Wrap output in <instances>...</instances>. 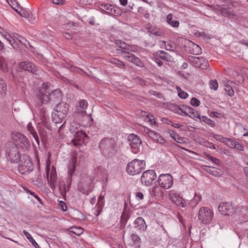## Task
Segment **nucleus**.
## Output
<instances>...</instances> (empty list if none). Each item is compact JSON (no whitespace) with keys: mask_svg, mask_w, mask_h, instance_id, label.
Wrapping results in <instances>:
<instances>
[{"mask_svg":"<svg viewBox=\"0 0 248 248\" xmlns=\"http://www.w3.org/2000/svg\"><path fill=\"white\" fill-rule=\"evenodd\" d=\"M205 156L207 158L212 161L214 164L218 165L219 163V160L216 157H213L210 155L206 154Z\"/></svg>","mask_w":248,"mask_h":248,"instance_id":"49530a36","label":"nucleus"},{"mask_svg":"<svg viewBox=\"0 0 248 248\" xmlns=\"http://www.w3.org/2000/svg\"><path fill=\"white\" fill-rule=\"evenodd\" d=\"M23 233L25 234V235L26 236V238L29 240V241L30 240H31L33 237H32V236L31 235V234L30 233H29L28 232H27L25 230H24L23 231Z\"/></svg>","mask_w":248,"mask_h":248,"instance_id":"6e6d98bb","label":"nucleus"},{"mask_svg":"<svg viewBox=\"0 0 248 248\" xmlns=\"http://www.w3.org/2000/svg\"><path fill=\"white\" fill-rule=\"evenodd\" d=\"M190 104L195 107H198L200 104V101L199 100L195 97H193L190 101Z\"/></svg>","mask_w":248,"mask_h":248,"instance_id":"09e8293b","label":"nucleus"},{"mask_svg":"<svg viewBox=\"0 0 248 248\" xmlns=\"http://www.w3.org/2000/svg\"><path fill=\"white\" fill-rule=\"evenodd\" d=\"M167 133L168 135L176 142L179 143H183L185 142V138L181 137L174 131L171 129H168Z\"/></svg>","mask_w":248,"mask_h":248,"instance_id":"4be33fe9","label":"nucleus"},{"mask_svg":"<svg viewBox=\"0 0 248 248\" xmlns=\"http://www.w3.org/2000/svg\"><path fill=\"white\" fill-rule=\"evenodd\" d=\"M115 44L117 46L123 49H127L132 51H136L138 49L136 47H132L127 45L125 42L121 40H116Z\"/></svg>","mask_w":248,"mask_h":248,"instance_id":"a878e982","label":"nucleus"},{"mask_svg":"<svg viewBox=\"0 0 248 248\" xmlns=\"http://www.w3.org/2000/svg\"><path fill=\"white\" fill-rule=\"evenodd\" d=\"M18 66L20 69L29 71L34 74H37L38 71V69L33 64L28 61L19 62Z\"/></svg>","mask_w":248,"mask_h":248,"instance_id":"aec40b11","label":"nucleus"},{"mask_svg":"<svg viewBox=\"0 0 248 248\" xmlns=\"http://www.w3.org/2000/svg\"><path fill=\"white\" fill-rule=\"evenodd\" d=\"M38 96L42 103H47L51 100L61 98V92L59 89L52 91L51 84L47 82L42 84Z\"/></svg>","mask_w":248,"mask_h":248,"instance_id":"f257e3e1","label":"nucleus"},{"mask_svg":"<svg viewBox=\"0 0 248 248\" xmlns=\"http://www.w3.org/2000/svg\"><path fill=\"white\" fill-rule=\"evenodd\" d=\"M6 156L11 162H17L20 157L17 147L14 145L8 148L6 152Z\"/></svg>","mask_w":248,"mask_h":248,"instance_id":"2eb2a0df","label":"nucleus"},{"mask_svg":"<svg viewBox=\"0 0 248 248\" xmlns=\"http://www.w3.org/2000/svg\"><path fill=\"white\" fill-rule=\"evenodd\" d=\"M59 205L61 207V208L62 211H65L66 210L67 206H66L65 203L63 202L60 201L59 202Z\"/></svg>","mask_w":248,"mask_h":248,"instance_id":"864d4df0","label":"nucleus"},{"mask_svg":"<svg viewBox=\"0 0 248 248\" xmlns=\"http://www.w3.org/2000/svg\"><path fill=\"white\" fill-rule=\"evenodd\" d=\"M17 39L22 44L26 45V42L27 40L25 39L23 37L19 35V37H17Z\"/></svg>","mask_w":248,"mask_h":248,"instance_id":"5fc2aeb1","label":"nucleus"},{"mask_svg":"<svg viewBox=\"0 0 248 248\" xmlns=\"http://www.w3.org/2000/svg\"><path fill=\"white\" fill-rule=\"evenodd\" d=\"M10 0V1L7 0V2H8L9 5L16 11L17 9H19V7H21L16 0Z\"/></svg>","mask_w":248,"mask_h":248,"instance_id":"a19ab883","label":"nucleus"},{"mask_svg":"<svg viewBox=\"0 0 248 248\" xmlns=\"http://www.w3.org/2000/svg\"><path fill=\"white\" fill-rule=\"evenodd\" d=\"M116 66L120 68H122L124 66V63L123 62L119 60V62L117 63Z\"/></svg>","mask_w":248,"mask_h":248,"instance_id":"bf43d9fd","label":"nucleus"},{"mask_svg":"<svg viewBox=\"0 0 248 248\" xmlns=\"http://www.w3.org/2000/svg\"><path fill=\"white\" fill-rule=\"evenodd\" d=\"M156 57L155 58V62L156 63H157V64L158 65V66H161L163 65V62H162L159 60V59H158V57H156Z\"/></svg>","mask_w":248,"mask_h":248,"instance_id":"13d9d810","label":"nucleus"},{"mask_svg":"<svg viewBox=\"0 0 248 248\" xmlns=\"http://www.w3.org/2000/svg\"><path fill=\"white\" fill-rule=\"evenodd\" d=\"M0 34L5 39H6L12 46L13 45V44L15 42V39L13 38L12 35H11L7 31L4 30L3 29L0 30Z\"/></svg>","mask_w":248,"mask_h":248,"instance_id":"c85d7f7f","label":"nucleus"},{"mask_svg":"<svg viewBox=\"0 0 248 248\" xmlns=\"http://www.w3.org/2000/svg\"><path fill=\"white\" fill-rule=\"evenodd\" d=\"M234 84L232 82H228L225 84V91L226 93L231 97L234 95V93L233 89Z\"/></svg>","mask_w":248,"mask_h":248,"instance_id":"cd10ccee","label":"nucleus"},{"mask_svg":"<svg viewBox=\"0 0 248 248\" xmlns=\"http://www.w3.org/2000/svg\"><path fill=\"white\" fill-rule=\"evenodd\" d=\"M128 141L132 153L137 154L140 151V147L141 144V140L140 137L134 134H130L127 137Z\"/></svg>","mask_w":248,"mask_h":248,"instance_id":"6e6552de","label":"nucleus"},{"mask_svg":"<svg viewBox=\"0 0 248 248\" xmlns=\"http://www.w3.org/2000/svg\"><path fill=\"white\" fill-rule=\"evenodd\" d=\"M70 231L74 234L79 235L83 232V229L81 227H71L69 229Z\"/></svg>","mask_w":248,"mask_h":248,"instance_id":"4c0bfd02","label":"nucleus"},{"mask_svg":"<svg viewBox=\"0 0 248 248\" xmlns=\"http://www.w3.org/2000/svg\"><path fill=\"white\" fill-rule=\"evenodd\" d=\"M172 107V110L179 115L188 116L193 119L198 118L200 120L201 117L197 111L189 106H182L179 107L177 106H173Z\"/></svg>","mask_w":248,"mask_h":248,"instance_id":"20e7f679","label":"nucleus"},{"mask_svg":"<svg viewBox=\"0 0 248 248\" xmlns=\"http://www.w3.org/2000/svg\"><path fill=\"white\" fill-rule=\"evenodd\" d=\"M27 129L29 131L30 134L32 136L33 138L37 142V144L39 145V138L37 135V134L36 132L34 130V129L32 125H31V123H29L27 125Z\"/></svg>","mask_w":248,"mask_h":248,"instance_id":"7c9ffc66","label":"nucleus"},{"mask_svg":"<svg viewBox=\"0 0 248 248\" xmlns=\"http://www.w3.org/2000/svg\"><path fill=\"white\" fill-rule=\"evenodd\" d=\"M88 104L85 99L81 100L79 102V105L76 107V112L78 113L84 114L86 113V109L87 108Z\"/></svg>","mask_w":248,"mask_h":248,"instance_id":"b1692460","label":"nucleus"},{"mask_svg":"<svg viewBox=\"0 0 248 248\" xmlns=\"http://www.w3.org/2000/svg\"><path fill=\"white\" fill-rule=\"evenodd\" d=\"M155 55L167 62H171L173 61V58L172 56L162 50H159L156 52L155 53Z\"/></svg>","mask_w":248,"mask_h":248,"instance_id":"393cba45","label":"nucleus"},{"mask_svg":"<svg viewBox=\"0 0 248 248\" xmlns=\"http://www.w3.org/2000/svg\"><path fill=\"white\" fill-rule=\"evenodd\" d=\"M202 199V196L200 194L195 193L194 197L191 201V203L195 206L198 204Z\"/></svg>","mask_w":248,"mask_h":248,"instance_id":"ea45409f","label":"nucleus"},{"mask_svg":"<svg viewBox=\"0 0 248 248\" xmlns=\"http://www.w3.org/2000/svg\"><path fill=\"white\" fill-rule=\"evenodd\" d=\"M234 216L242 221L248 220V206L239 205L234 210Z\"/></svg>","mask_w":248,"mask_h":248,"instance_id":"9b49d317","label":"nucleus"},{"mask_svg":"<svg viewBox=\"0 0 248 248\" xmlns=\"http://www.w3.org/2000/svg\"><path fill=\"white\" fill-rule=\"evenodd\" d=\"M169 197L170 201L177 206L181 207H186V203L184 199L178 194L174 190H170Z\"/></svg>","mask_w":248,"mask_h":248,"instance_id":"4468645a","label":"nucleus"},{"mask_svg":"<svg viewBox=\"0 0 248 248\" xmlns=\"http://www.w3.org/2000/svg\"><path fill=\"white\" fill-rule=\"evenodd\" d=\"M147 134L148 135L149 137L153 139L154 140H158L159 134H157L155 132L151 130H149L147 132Z\"/></svg>","mask_w":248,"mask_h":248,"instance_id":"c03bdc74","label":"nucleus"},{"mask_svg":"<svg viewBox=\"0 0 248 248\" xmlns=\"http://www.w3.org/2000/svg\"><path fill=\"white\" fill-rule=\"evenodd\" d=\"M218 113L216 111H211L210 114V116L214 117H218Z\"/></svg>","mask_w":248,"mask_h":248,"instance_id":"680f3d73","label":"nucleus"},{"mask_svg":"<svg viewBox=\"0 0 248 248\" xmlns=\"http://www.w3.org/2000/svg\"><path fill=\"white\" fill-rule=\"evenodd\" d=\"M200 121L201 122H203L207 124L208 125L214 127L215 126V123L213 121L207 118L206 116H202L200 117Z\"/></svg>","mask_w":248,"mask_h":248,"instance_id":"e433bc0d","label":"nucleus"},{"mask_svg":"<svg viewBox=\"0 0 248 248\" xmlns=\"http://www.w3.org/2000/svg\"><path fill=\"white\" fill-rule=\"evenodd\" d=\"M68 109V104L64 102H61L58 104L55 107V111L52 114L53 122L56 124L61 123L65 118Z\"/></svg>","mask_w":248,"mask_h":248,"instance_id":"f03ea898","label":"nucleus"},{"mask_svg":"<svg viewBox=\"0 0 248 248\" xmlns=\"http://www.w3.org/2000/svg\"><path fill=\"white\" fill-rule=\"evenodd\" d=\"M135 227L137 229L142 231H144L147 229V225L144 219L141 217H139L135 220Z\"/></svg>","mask_w":248,"mask_h":248,"instance_id":"5701e85b","label":"nucleus"},{"mask_svg":"<svg viewBox=\"0 0 248 248\" xmlns=\"http://www.w3.org/2000/svg\"><path fill=\"white\" fill-rule=\"evenodd\" d=\"M196 67L202 69H206L209 67L208 61L203 57H192L190 59Z\"/></svg>","mask_w":248,"mask_h":248,"instance_id":"f3484780","label":"nucleus"},{"mask_svg":"<svg viewBox=\"0 0 248 248\" xmlns=\"http://www.w3.org/2000/svg\"><path fill=\"white\" fill-rule=\"evenodd\" d=\"M52 2L56 5H63L65 3V0H52Z\"/></svg>","mask_w":248,"mask_h":248,"instance_id":"603ef678","label":"nucleus"},{"mask_svg":"<svg viewBox=\"0 0 248 248\" xmlns=\"http://www.w3.org/2000/svg\"><path fill=\"white\" fill-rule=\"evenodd\" d=\"M136 197L138 200H142L144 198V195L142 192H138L136 193Z\"/></svg>","mask_w":248,"mask_h":248,"instance_id":"4d7b16f0","label":"nucleus"},{"mask_svg":"<svg viewBox=\"0 0 248 248\" xmlns=\"http://www.w3.org/2000/svg\"><path fill=\"white\" fill-rule=\"evenodd\" d=\"M46 176L48 182L52 189L56 187L55 182L57 179L56 171L55 168L52 166L49 168V165H47L46 168Z\"/></svg>","mask_w":248,"mask_h":248,"instance_id":"f8f14e48","label":"nucleus"},{"mask_svg":"<svg viewBox=\"0 0 248 248\" xmlns=\"http://www.w3.org/2000/svg\"><path fill=\"white\" fill-rule=\"evenodd\" d=\"M131 239L135 244H138L140 242V237L136 234H133L131 235Z\"/></svg>","mask_w":248,"mask_h":248,"instance_id":"3c124183","label":"nucleus"},{"mask_svg":"<svg viewBox=\"0 0 248 248\" xmlns=\"http://www.w3.org/2000/svg\"><path fill=\"white\" fill-rule=\"evenodd\" d=\"M145 167V161L134 159L128 163L126 170L129 175H135L140 173Z\"/></svg>","mask_w":248,"mask_h":248,"instance_id":"7ed1b4c3","label":"nucleus"},{"mask_svg":"<svg viewBox=\"0 0 248 248\" xmlns=\"http://www.w3.org/2000/svg\"><path fill=\"white\" fill-rule=\"evenodd\" d=\"M118 62H119V60L115 58H111L110 60V62L112 64H115V65H116Z\"/></svg>","mask_w":248,"mask_h":248,"instance_id":"052dcab7","label":"nucleus"},{"mask_svg":"<svg viewBox=\"0 0 248 248\" xmlns=\"http://www.w3.org/2000/svg\"><path fill=\"white\" fill-rule=\"evenodd\" d=\"M203 145H204V146H205V147H206L207 148H209L210 149H216V147H215V145L213 143L210 142L209 141H204Z\"/></svg>","mask_w":248,"mask_h":248,"instance_id":"8fccbe9b","label":"nucleus"},{"mask_svg":"<svg viewBox=\"0 0 248 248\" xmlns=\"http://www.w3.org/2000/svg\"><path fill=\"white\" fill-rule=\"evenodd\" d=\"M188 66V64L186 62H184L182 65H181V68L183 69H186Z\"/></svg>","mask_w":248,"mask_h":248,"instance_id":"338daca9","label":"nucleus"},{"mask_svg":"<svg viewBox=\"0 0 248 248\" xmlns=\"http://www.w3.org/2000/svg\"><path fill=\"white\" fill-rule=\"evenodd\" d=\"M177 218L179 220V221L185 226V224L183 219V217L181 216L180 215H178Z\"/></svg>","mask_w":248,"mask_h":248,"instance_id":"0e129e2a","label":"nucleus"},{"mask_svg":"<svg viewBox=\"0 0 248 248\" xmlns=\"http://www.w3.org/2000/svg\"><path fill=\"white\" fill-rule=\"evenodd\" d=\"M209 86L211 89H214L216 91L218 88V84L216 80H212L210 81Z\"/></svg>","mask_w":248,"mask_h":248,"instance_id":"a18cd8bd","label":"nucleus"},{"mask_svg":"<svg viewBox=\"0 0 248 248\" xmlns=\"http://www.w3.org/2000/svg\"><path fill=\"white\" fill-rule=\"evenodd\" d=\"M156 177V175L155 170H148L142 173L141 176V181L142 184L149 186L153 184Z\"/></svg>","mask_w":248,"mask_h":248,"instance_id":"9d476101","label":"nucleus"},{"mask_svg":"<svg viewBox=\"0 0 248 248\" xmlns=\"http://www.w3.org/2000/svg\"><path fill=\"white\" fill-rule=\"evenodd\" d=\"M156 140L157 142L160 143H164L165 142L164 139L163 138H161L159 135L158 138V140Z\"/></svg>","mask_w":248,"mask_h":248,"instance_id":"e2e57ef3","label":"nucleus"},{"mask_svg":"<svg viewBox=\"0 0 248 248\" xmlns=\"http://www.w3.org/2000/svg\"><path fill=\"white\" fill-rule=\"evenodd\" d=\"M172 126L176 128H179L181 127V125L178 124H172Z\"/></svg>","mask_w":248,"mask_h":248,"instance_id":"774afa93","label":"nucleus"},{"mask_svg":"<svg viewBox=\"0 0 248 248\" xmlns=\"http://www.w3.org/2000/svg\"><path fill=\"white\" fill-rule=\"evenodd\" d=\"M230 6H232V3H230L229 5H223L220 7L219 11L222 16L232 18L235 16V14L234 10L230 7Z\"/></svg>","mask_w":248,"mask_h":248,"instance_id":"412c9836","label":"nucleus"},{"mask_svg":"<svg viewBox=\"0 0 248 248\" xmlns=\"http://www.w3.org/2000/svg\"><path fill=\"white\" fill-rule=\"evenodd\" d=\"M144 120L149 122L151 125L155 124L156 123L154 116L151 114H148L145 116Z\"/></svg>","mask_w":248,"mask_h":248,"instance_id":"58836bf2","label":"nucleus"},{"mask_svg":"<svg viewBox=\"0 0 248 248\" xmlns=\"http://www.w3.org/2000/svg\"><path fill=\"white\" fill-rule=\"evenodd\" d=\"M16 12H17L21 16L24 17H27L29 16V14L25 10L23 9L21 7H19V9H17Z\"/></svg>","mask_w":248,"mask_h":248,"instance_id":"37998d69","label":"nucleus"},{"mask_svg":"<svg viewBox=\"0 0 248 248\" xmlns=\"http://www.w3.org/2000/svg\"><path fill=\"white\" fill-rule=\"evenodd\" d=\"M214 212L212 210L206 207L200 208L198 212V219L203 224H209L212 221L214 217Z\"/></svg>","mask_w":248,"mask_h":248,"instance_id":"39448f33","label":"nucleus"},{"mask_svg":"<svg viewBox=\"0 0 248 248\" xmlns=\"http://www.w3.org/2000/svg\"><path fill=\"white\" fill-rule=\"evenodd\" d=\"M192 49L193 54L194 55H199L202 53L201 48L197 45L193 44Z\"/></svg>","mask_w":248,"mask_h":248,"instance_id":"79ce46f5","label":"nucleus"},{"mask_svg":"<svg viewBox=\"0 0 248 248\" xmlns=\"http://www.w3.org/2000/svg\"><path fill=\"white\" fill-rule=\"evenodd\" d=\"M0 70L4 72H7L9 70L7 61L2 56H0Z\"/></svg>","mask_w":248,"mask_h":248,"instance_id":"473e14b6","label":"nucleus"},{"mask_svg":"<svg viewBox=\"0 0 248 248\" xmlns=\"http://www.w3.org/2000/svg\"><path fill=\"white\" fill-rule=\"evenodd\" d=\"M121 5L125 6L127 4V0H119Z\"/></svg>","mask_w":248,"mask_h":248,"instance_id":"69168bd1","label":"nucleus"},{"mask_svg":"<svg viewBox=\"0 0 248 248\" xmlns=\"http://www.w3.org/2000/svg\"><path fill=\"white\" fill-rule=\"evenodd\" d=\"M213 137L216 140L219 141L220 142H223V143H224L225 144H226L227 146L231 140V139L224 137L222 135H217V134H213Z\"/></svg>","mask_w":248,"mask_h":248,"instance_id":"72a5a7b5","label":"nucleus"},{"mask_svg":"<svg viewBox=\"0 0 248 248\" xmlns=\"http://www.w3.org/2000/svg\"><path fill=\"white\" fill-rule=\"evenodd\" d=\"M12 139L15 145H18L22 149L27 150L30 146V143L26 136L20 133L13 132L11 135Z\"/></svg>","mask_w":248,"mask_h":248,"instance_id":"0eeeda50","label":"nucleus"},{"mask_svg":"<svg viewBox=\"0 0 248 248\" xmlns=\"http://www.w3.org/2000/svg\"><path fill=\"white\" fill-rule=\"evenodd\" d=\"M18 162L19 163L18 170L21 174L31 171L33 168V164L27 155L23 154L20 155Z\"/></svg>","mask_w":248,"mask_h":248,"instance_id":"423d86ee","label":"nucleus"},{"mask_svg":"<svg viewBox=\"0 0 248 248\" xmlns=\"http://www.w3.org/2000/svg\"><path fill=\"white\" fill-rule=\"evenodd\" d=\"M77 155H74L71 158V161L70 162V165L68 167V173L69 174L72 176L73 173L74 172L76 169V164L77 163Z\"/></svg>","mask_w":248,"mask_h":248,"instance_id":"bb28decb","label":"nucleus"},{"mask_svg":"<svg viewBox=\"0 0 248 248\" xmlns=\"http://www.w3.org/2000/svg\"><path fill=\"white\" fill-rule=\"evenodd\" d=\"M121 54L124 59L133 63L136 65L140 67L144 66L143 62L139 58L136 57L130 52L125 50H121Z\"/></svg>","mask_w":248,"mask_h":248,"instance_id":"ddd939ff","label":"nucleus"},{"mask_svg":"<svg viewBox=\"0 0 248 248\" xmlns=\"http://www.w3.org/2000/svg\"><path fill=\"white\" fill-rule=\"evenodd\" d=\"M228 146L230 148H234L239 151L244 150L243 145L232 139H231L230 142L228 144Z\"/></svg>","mask_w":248,"mask_h":248,"instance_id":"c756f323","label":"nucleus"},{"mask_svg":"<svg viewBox=\"0 0 248 248\" xmlns=\"http://www.w3.org/2000/svg\"><path fill=\"white\" fill-rule=\"evenodd\" d=\"M172 17V14L168 15L166 18L167 22L173 28H178L179 26V22L177 20H173Z\"/></svg>","mask_w":248,"mask_h":248,"instance_id":"2f4dec72","label":"nucleus"},{"mask_svg":"<svg viewBox=\"0 0 248 248\" xmlns=\"http://www.w3.org/2000/svg\"><path fill=\"white\" fill-rule=\"evenodd\" d=\"M38 131L39 132L40 136L41 137L42 140L44 141L46 140L47 133L46 131L41 129L42 125L44 126L45 127H48L47 125V118L45 114H43L42 118H41V121L38 122Z\"/></svg>","mask_w":248,"mask_h":248,"instance_id":"a211bd4d","label":"nucleus"},{"mask_svg":"<svg viewBox=\"0 0 248 248\" xmlns=\"http://www.w3.org/2000/svg\"><path fill=\"white\" fill-rule=\"evenodd\" d=\"M173 182L172 176L170 174H162L158 178L159 186L166 189H168L172 186Z\"/></svg>","mask_w":248,"mask_h":248,"instance_id":"1a4fd4ad","label":"nucleus"},{"mask_svg":"<svg viewBox=\"0 0 248 248\" xmlns=\"http://www.w3.org/2000/svg\"><path fill=\"white\" fill-rule=\"evenodd\" d=\"M176 90L177 91L178 95L179 97L182 99H186L188 96V94L185 91L181 90L180 87L179 86L176 87Z\"/></svg>","mask_w":248,"mask_h":248,"instance_id":"c9c22d12","label":"nucleus"},{"mask_svg":"<svg viewBox=\"0 0 248 248\" xmlns=\"http://www.w3.org/2000/svg\"><path fill=\"white\" fill-rule=\"evenodd\" d=\"M150 32L157 36H161L162 35L161 31L156 28H151L150 29Z\"/></svg>","mask_w":248,"mask_h":248,"instance_id":"de8ad7c7","label":"nucleus"},{"mask_svg":"<svg viewBox=\"0 0 248 248\" xmlns=\"http://www.w3.org/2000/svg\"><path fill=\"white\" fill-rule=\"evenodd\" d=\"M87 136L84 132L79 131L76 132L75 139L72 140V142L75 146H80L84 144L85 139Z\"/></svg>","mask_w":248,"mask_h":248,"instance_id":"6ab92c4d","label":"nucleus"},{"mask_svg":"<svg viewBox=\"0 0 248 248\" xmlns=\"http://www.w3.org/2000/svg\"><path fill=\"white\" fill-rule=\"evenodd\" d=\"M234 208L231 202H222L218 206V210L222 215H230L234 214Z\"/></svg>","mask_w":248,"mask_h":248,"instance_id":"dca6fc26","label":"nucleus"},{"mask_svg":"<svg viewBox=\"0 0 248 248\" xmlns=\"http://www.w3.org/2000/svg\"><path fill=\"white\" fill-rule=\"evenodd\" d=\"M6 90V84L4 79L0 77V96H2L5 94Z\"/></svg>","mask_w":248,"mask_h":248,"instance_id":"f704fd0d","label":"nucleus"}]
</instances>
